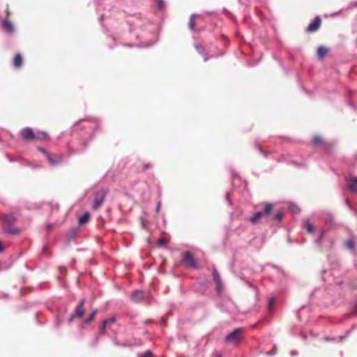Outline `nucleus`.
Returning a JSON list of instances; mask_svg holds the SVG:
<instances>
[{"label": "nucleus", "instance_id": "nucleus-30", "mask_svg": "<svg viewBox=\"0 0 357 357\" xmlns=\"http://www.w3.org/2000/svg\"><path fill=\"white\" fill-rule=\"evenodd\" d=\"M107 325L106 324V322L102 321L101 326H100V333L104 334L105 332V328Z\"/></svg>", "mask_w": 357, "mask_h": 357}, {"label": "nucleus", "instance_id": "nucleus-35", "mask_svg": "<svg viewBox=\"0 0 357 357\" xmlns=\"http://www.w3.org/2000/svg\"><path fill=\"white\" fill-rule=\"evenodd\" d=\"M38 150L40 151L45 155H47L48 152L43 148L38 146Z\"/></svg>", "mask_w": 357, "mask_h": 357}, {"label": "nucleus", "instance_id": "nucleus-14", "mask_svg": "<svg viewBox=\"0 0 357 357\" xmlns=\"http://www.w3.org/2000/svg\"><path fill=\"white\" fill-rule=\"evenodd\" d=\"M273 211V204L271 203H266L264 204V215L266 216H270L272 213Z\"/></svg>", "mask_w": 357, "mask_h": 357}, {"label": "nucleus", "instance_id": "nucleus-39", "mask_svg": "<svg viewBox=\"0 0 357 357\" xmlns=\"http://www.w3.org/2000/svg\"><path fill=\"white\" fill-rule=\"evenodd\" d=\"M226 199L228 200V202L231 204L230 198H229V194H226Z\"/></svg>", "mask_w": 357, "mask_h": 357}, {"label": "nucleus", "instance_id": "nucleus-45", "mask_svg": "<svg viewBox=\"0 0 357 357\" xmlns=\"http://www.w3.org/2000/svg\"><path fill=\"white\" fill-rule=\"evenodd\" d=\"M216 357H222V356L220 354H218L216 356Z\"/></svg>", "mask_w": 357, "mask_h": 357}, {"label": "nucleus", "instance_id": "nucleus-6", "mask_svg": "<svg viewBox=\"0 0 357 357\" xmlns=\"http://www.w3.org/2000/svg\"><path fill=\"white\" fill-rule=\"evenodd\" d=\"M321 18L319 16L315 17L314 20L307 27V31L314 32L318 30L321 25Z\"/></svg>", "mask_w": 357, "mask_h": 357}, {"label": "nucleus", "instance_id": "nucleus-32", "mask_svg": "<svg viewBox=\"0 0 357 357\" xmlns=\"http://www.w3.org/2000/svg\"><path fill=\"white\" fill-rule=\"evenodd\" d=\"M274 303H275V300H274L273 298H270L268 299V309H269V310H271Z\"/></svg>", "mask_w": 357, "mask_h": 357}, {"label": "nucleus", "instance_id": "nucleus-38", "mask_svg": "<svg viewBox=\"0 0 357 357\" xmlns=\"http://www.w3.org/2000/svg\"><path fill=\"white\" fill-rule=\"evenodd\" d=\"M346 204L349 208H351V204L348 199H346Z\"/></svg>", "mask_w": 357, "mask_h": 357}, {"label": "nucleus", "instance_id": "nucleus-15", "mask_svg": "<svg viewBox=\"0 0 357 357\" xmlns=\"http://www.w3.org/2000/svg\"><path fill=\"white\" fill-rule=\"evenodd\" d=\"M264 215V213L261 211H259L256 213L251 218L250 221L253 224H257L258 221L261 218L262 215Z\"/></svg>", "mask_w": 357, "mask_h": 357}, {"label": "nucleus", "instance_id": "nucleus-40", "mask_svg": "<svg viewBox=\"0 0 357 357\" xmlns=\"http://www.w3.org/2000/svg\"><path fill=\"white\" fill-rule=\"evenodd\" d=\"M208 59H209V56H207V55H204V61H208Z\"/></svg>", "mask_w": 357, "mask_h": 357}, {"label": "nucleus", "instance_id": "nucleus-31", "mask_svg": "<svg viewBox=\"0 0 357 357\" xmlns=\"http://www.w3.org/2000/svg\"><path fill=\"white\" fill-rule=\"evenodd\" d=\"M313 142H314V144H320V143L321 142V137L317 136H317H314V137H313Z\"/></svg>", "mask_w": 357, "mask_h": 357}, {"label": "nucleus", "instance_id": "nucleus-22", "mask_svg": "<svg viewBox=\"0 0 357 357\" xmlns=\"http://www.w3.org/2000/svg\"><path fill=\"white\" fill-rule=\"evenodd\" d=\"M305 228L310 233H312L314 231V226L308 221L305 222Z\"/></svg>", "mask_w": 357, "mask_h": 357}, {"label": "nucleus", "instance_id": "nucleus-42", "mask_svg": "<svg viewBox=\"0 0 357 357\" xmlns=\"http://www.w3.org/2000/svg\"><path fill=\"white\" fill-rule=\"evenodd\" d=\"M354 310L357 312V303L354 305Z\"/></svg>", "mask_w": 357, "mask_h": 357}, {"label": "nucleus", "instance_id": "nucleus-7", "mask_svg": "<svg viewBox=\"0 0 357 357\" xmlns=\"http://www.w3.org/2000/svg\"><path fill=\"white\" fill-rule=\"evenodd\" d=\"M85 300L82 299L79 303V305L77 307L75 313L71 316L70 319V321H71L75 317H82L84 314L83 306L84 305Z\"/></svg>", "mask_w": 357, "mask_h": 357}, {"label": "nucleus", "instance_id": "nucleus-17", "mask_svg": "<svg viewBox=\"0 0 357 357\" xmlns=\"http://www.w3.org/2000/svg\"><path fill=\"white\" fill-rule=\"evenodd\" d=\"M328 52V49L325 47L320 46L317 50V54L319 58L322 59Z\"/></svg>", "mask_w": 357, "mask_h": 357}, {"label": "nucleus", "instance_id": "nucleus-9", "mask_svg": "<svg viewBox=\"0 0 357 357\" xmlns=\"http://www.w3.org/2000/svg\"><path fill=\"white\" fill-rule=\"evenodd\" d=\"M130 297L132 301L138 302L143 299L144 293H143V291H142L140 290H136L131 293Z\"/></svg>", "mask_w": 357, "mask_h": 357}, {"label": "nucleus", "instance_id": "nucleus-10", "mask_svg": "<svg viewBox=\"0 0 357 357\" xmlns=\"http://www.w3.org/2000/svg\"><path fill=\"white\" fill-rule=\"evenodd\" d=\"M2 26H3V29L8 33H12L14 31V26L8 20H3Z\"/></svg>", "mask_w": 357, "mask_h": 357}, {"label": "nucleus", "instance_id": "nucleus-1", "mask_svg": "<svg viewBox=\"0 0 357 357\" xmlns=\"http://www.w3.org/2000/svg\"><path fill=\"white\" fill-rule=\"evenodd\" d=\"M22 137L26 140L31 139H43L45 138L46 133L45 132L33 133V130L30 128H25L21 131Z\"/></svg>", "mask_w": 357, "mask_h": 357}, {"label": "nucleus", "instance_id": "nucleus-21", "mask_svg": "<svg viewBox=\"0 0 357 357\" xmlns=\"http://www.w3.org/2000/svg\"><path fill=\"white\" fill-rule=\"evenodd\" d=\"M213 277L215 282H219L221 280L220 276L215 269L213 271Z\"/></svg>", "mask_w": 357, "mask_h": 357}, {"label": "nucleus", "instance_id": "nucleus-33", "mask_svg": "<svg viewBox=\"0 0 357 357\" xmlns=\"http://www.w3.org/2000/svg\"><path fill=\"white\" fill-rule=\"evenodd\" d=\"M158 8L162 9L164 6V1L162 0H157Z\"/></svg>", "mask_w": 357, "mask_h": 357}, {"label": "nucleus", "instance_id": "nucleus-19", "mask_svg": "<svg viewBox=\"0 0 357 357\" xmlns=\"http://www.w3.org/2000/svg\"><path fill=\"white\" fill-rule=\"evenodd\" d=\"M289 208L294 214L298 213L300 211L298 206L294 204H289Z\"/></svg>", "mask_w": 357, "mask_h": 357}, {"label": "nucleus", "instance_id": "nucleus-20", "mask_svg": "<svg viewBox=\"0 0 357 357\" xmlns=\"http://www.w3.org/2000/svg\"><path fill=\"white\" fill-rule=\"evenodd\" d=\"M346 245L348 249L352 250L354 248V241L353 238H350L346 241Z\"/></svg>", "mask_w": 357, "mask_h": 357}, {"label": "nucleus", "instance_id": "nucleus-46", "mask_svg": "<svg viewBox=\"0 0 357 357\" xmlns=\"http://www.w3.org/2000/svg\"><path fill=\"white\" fill-rule=\"evenodd\" d=\"M349 105H350L351 107H354V105L353 104L349 103Z\"/></svg>", "mask_w": 357, "mask_h": 357}, {"label": "nucleus", "instance_id": "nucleus-4", "mask_svg": "<svg viewBox=\"0 0 357 357\" xmlns=\"http://www.w3.org/2000/svg\"><path fill=\"white\" fill-rule=\"evenodd\" d=\"M105 198V192L104 191L98 192L95 195L94 202L93 204L92 208L93 209H98L103 203Z\"/></svg>", "mask_w": 357, "mask_h": 357}, {"label": "nucleus", "instance_id": "nucleus-27", "mask_svg": "<svg viewBox=\"0 0 357 357\" xmlns=\"http://www.w3.org/2000/svg\"><path fill=\"white\" fill-rule=\"evenodd\" d=\"M328 218L325 220V222L326 224L331 225L333 222V218L331 214L327 213L326 214Z\"/></svg>", "mask_w": 357, "mask_h": 357}, {"label": "nucleus", "instance_id": "nucleus-18", "mask_svg": "<svg viewBox=\"0 0 357 357\" xmlns=\"http://www.w3.org/2000/svg\"><path fill=\"white\" fill-rule=\"evenodd\" d=\"M195 14L191 15L189 22V28L191 31H194L195 29Z\"/></svg>", "mask_w": 357, "mask_h": 357}, {"label": "nucleus", "instance_id": "nucleus-16", "mask_svg": "<svg viewBox=\"0 0 357 357\" xmlns=\"http://www.w3.org/2000/svg\"><path fill=\"white\" fill-rule=\"evenodd\" d=\"M90 215L89 213L86 212L84 214H83L82 216L79 218V224L80 225H82L85 223H86L89 220Z\"/></svg>", "mask_w": 357, "mask_h": 357}, {"label": "nucleus", "instance_id": "nucleus-13", "mask_svg": "<svg viewBox=\"0 0 357 357\" xmlns=\"http://www.w3.org/2000/svg\"><path fill=\"white\" fill-rule=\"evenodd\" d=\"M4 232L8 234L15 235L20 233V230L17 228L12 227L10 226H6L4 228Z\"/></svg>", "mask_w": 357, "mask_h": 357}, {"label": "nucleus", "instance_id": "nucleus-23", "mask_svg": "<svg viewBox=\"0 0 357 357\" xmlns=\"http://www.w3.org/2000/svg\"><path fill=\"white\" fill-rule=\"evenodd\" d=\"M96 313H97V310H93V311L91 313V314H90V316L89 317V318H88V319H86L85 320V323H89L90 321H91L94 319L95 315L96 314Z\"/></svg>", "mask_w": 357, "mask_h": 357}, {"label": "nucleus", "instance_id": "nucleus-26", "mask_svg": "<svg viewBox=\"0 0 357 357\" xmlns=\"http://www.w3.org/2000/svg\"><path fill=\"white\" fill-rule=\"evenodd\" d=\"M103 321L106 322L107 325H109V324H113L116 321V317L113 316L109 319L103 320Z\"/></svg>", "mask_w": 357, "mask_h": 357}, {"label": "nucleus", "instance_id": "nucleus-43", "mask_svg": "<svg viewBox=\"0 0 357 357\" xmlns=\"http://www.w3.org/2000/svg\"><path fill=\"white\" fill-rule=\"evenodd\" d=\"M274 353H275V351H274V352H270V351H269V352H268V353H267V354H268V355H270V354H274Z\"/></svg>", "mask_w": 357, "mask_h": 357}, {"label": "nucleus", "instance_id": "nucleus-34", "mask_svg": "<svg viewBox=\"0 0 357 357\" xmlns=\"http://www.w3.org/2000/svg\"><path fill=\"white\" fill-rule=\"evenodd\" d=\"M151 355V352L150 351H146L144 354L140 355L139 357H149Z\"/></svg>", "mask_w": 357, "mask_h": 357}, {"label": "nucleus", "instance_id": "nucleus-41", "mask_svg": "<svg viewBox=\"0 0 357 357\" xmlns=\"http://www.w3.org/2000/svg\"><path fill=\"white\" fill-rule=\"evenodd\" d=\"M158 242H159V243H160V244H161V245L165 244V241H164V240H162V239H159Z\"/></svg>", "mask_w": 357, "mask_h": 357}, {"label": "nucleus", "instance_id": "nucleus-24", "mask_svg": "<svg viewBox=\"0 0 357 357\" xmlns=\"http://www.w3.org/2000/svg\"><path fill=\"white\" fill-rule=\"evenodd\" d=\"M282 217H283V213H282V212H278V213L275 214V215L274 218H275V220L277 222H280L282 220Z\"/></svg>", "mask_w": 357, "mask_h": 357}, {"label": "nucleus", "instance_id": "nucleus-44", "mask_svg": "<svg viewBox=\"0 0 357 357\" xmlns=\"http://www.w3.org/2000/svg\"><path fill=\"white\" fill-rule=\"evenodd\" d=\"M291 355L292 356L296 355V353L295 352H291Z\"/></svg>", "mask_w": 357, "mask_h": 357}, {"label": "nucleus", "instance_id": "nucleus-48", "mask_svg": "<svg viewBox=\"0 0 357 357\" xmlns=\"http://www.w3.org/2000/svg\"><path fill=\"white\" fill-rule=\"evenodd\" d=\"M356 5L357 6V2H356Z\"/></svg>", "mask_w": 357, "mask_h": 357}, {"label": "nucleus", "instance_id": "nucleus-2", "mask_svg": "<svg viewBox=\"0 0 357 357\" xmlns=\"http://www.w3.org/2000/svg\"><path fill=\"white\" fill-rule=\"evenodd\" d=\"M182 263L187 267L197 268V263L190 252H185L183 254Z\"/></svg>", "mask_w": 357, "mask_h": 357}, {"label": "nucleus", "instance_id": "nucleus-8", "mask_svg": "<svg viewBox=\"0 0 357 357\" xmlns=\"http://www.w3.org/2000/svg\"><path fill=\"white\" fill-rule=\"evenodd\" d=\"M349 189L353 192L357 193V177L350 176L347 179Z\"/></svg>", "mask_w": 357, "mask_h": 357}, {"label": "nucleus", "instance_id": "nucleus-28", "mask_svg": "<svg viewBox=\"0 0 357 357\" xmlns=\"http://www.w3.org/2000/svg\"><path fill=\"white\" fill-rule=\"evenodd\" d=\"M215 284H216L217 291L218 294H220L222 289V287H223L222 282L221 280H220L219 282H215Z\"/></svg>", "mask_w": 357, "mask_h": 357}, {"label": "nucleus", "instance_id": "nucleus-11", "mask_svg": "<svg viewBox=\"0 0 357 357\" xmlns=\"http://www.w3.org/2000/svg\"><path fill=\"white\" fill-rule=\"evenodd\" d=\"M13 66L19 68L22 64V57L20 54H17L13 59Z\"/></svg>", "mask_w": 357, "mask_h": 357}, {"label": "nucleus", "instance_id": "nucleus-29", "mask_svg": "<svg viewBox=\"0 0 357 357\" xmlns=\"http://www.w3.org/2000/svg\"><path fill=\"white\" fill-rule=\"evenodd\" d=\"M195 49L197 50V51L201 54H204V47L202 45H195Z\"/></svg>", "mask_w": 357, "mask_h": 357}, {"label": "nucleus", "instance_id": "nucleus-25", "mask_svg": "<svg viewBox=\"0 0 357 357\" xmlns=\"http://www.w3.org/2000/svg\"><path fill=\"white\" fill-rule=\"evenodd\" d=\"M255 146L259 150V151L264 155L265 157L268 155V152L264 151L259 143L257 142Z\"/></svg>", "mask_w": 357, "mask_h": 357}, {"label": "nucleus", "instance_id": "nucleus-36", "mask_svg": "<svg viewBox=\"0 0 357 357\" xmlns=\"http://www.w3.org/2000/svg\"><path fill=\"white\" fill-rule=\"evenodd\" d=\"M322 237H323V232L321 231L320 234V236L315 240V242L317 243H319L322 239Z\"/></svg>", "mask_w": 357, "mask_h": 357}, {"label": "nucleus", "instance_id": "nucleus-37", "mask_svg": "<svg viewBox=\"0 0 357 357\" xmlns=\"http://www.w3.org/2000/svg\"><path fill=\"white\" fill-rule=\"evenodd\" d=\"M161 201H159L158 204H157V206H156V211L157 212H159L160 209V207H161Z\"/></svg>", "mask_w": 357, "mask_h": 357}, {"label": "nucleus", "instance_id": "nucleus-47", "mask_svg": "<svg viewBox=\"0 0 357 357\" xmlns=\"http://www.w3.org/2000/svg\"><path fill=\"white\" fill-rule=\"evenodd\" d=\"M340 340H343V339H344V337L341 336V337H340Z\"/></svg>", "mask_w": 357, "mask_h": 357}, {"label": "nucleus", "instance_id": "nucleus-5", "mask_svg": "<svg viewBox=\"0 0 357 357\" xmlns=\"http://www.w3.org/2000/svg\"><path fill=\"white\" fill-rule=\"evenodd\" d=\"M47 161L49 163L52 165L55 166L63 161V157L62 155H58L56 157H54L51 153L48 152L47 155H45Z\"/></svg>", "mask_w": 357, "mask_h": 357}, {"label": "nucleus", "instance_id": "nucleus-12", "mask_svg": "<svg viewBox=\"0 0 357 357\" xmlns=\"http://www.w3.org/2000/svg\"><path fill=\"white\" fill-rule=\"evenodd\" d=\"M3 221L5 224L7 225V226H10L11 225L15 222L16 219L12 215H6L3 217Z\"/></svg>", "mask_w": 357, "mask_h": 357}, {"label": "nucleus", "instance_id": "nucleus-3", "mask_svg": "<svg viewBox=\"0 0 357 357\" xmlns=\"http://www.w3.org/2000/svg\"><path fill=\"white\" fill-rule=\"evenodd\" d=\"M243 332V328H237L234 329L232 332L229 333L225 337V341L227 342H231L238 341L240 340L241 334Z\"/></svg>", "mask_w": 357, "mask_h": 357}]
</instances>
